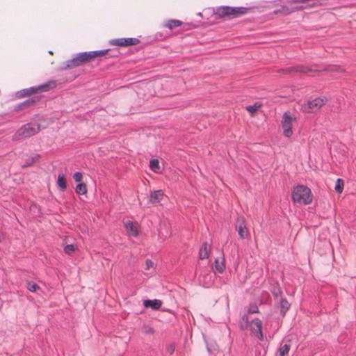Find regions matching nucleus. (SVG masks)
Masks as SVG:
<instances>
[{"instance_id": "1", "label": "nucleus", "mask_w": 356, "mask_h": 356, "mask_svg": "<svg viewBox=\"0 0 356 356\" xmlns=\"http://www.w3.org/2000/svg\"><path fill=\"white\" fill-rule=\"evenodd\" d=\"M312 191L307 186L298 184L293 187L291 199L294 203L307 205L312 202Z\"/></svg>"}, {"instance_id": "2", "label": "nucleus", "mask_w": 356, "mask_h": 356, "mask_svg": "<svg viewBox=\"0 0 356 356\" xmlns=\"http://www.w3.org/2000/svg\"><path fill=\"white\" fill-rule=\"evenodd\" d=\"M248 10V8L243 6L232 7L228 6H222L217 8L214 14L219 18L224 17H238L246 14Z\"/></svg>"}, {"instance_id": "3", "label": "nucleus", "mask_w": 356, "mask_h": 356, "mask_svg": "<svg viewBox=\"0 0 356 356\" xmlns=\"http://www.w3.org/2000/svg\"><path fill=\"white\" fill-rule=\"evenodd\" d=\"M40 131L39 124H32L27 123L19 129L14 134V139L19 140L24 138H29L38 134Z\"/></svg>"}, {"instance_id": "4", "label": "nucleus", "mask_w": 356, "mask_h": 356, "mask_svg": "<svg viewBox=\"0 0 356 356\" xmlns=\"http://www.w3.org/2000/svg\"><path fill=\"white\" fill-rule=\"evenodd\" d=\"M318 70L312 69L307 65H298L295 66L288 67L281 70V72L284 74H306L310 72H316Z\"/></svg>"}, {"instance_id": "5", "label": "nucleus", "mask_w": 356, "mask_h": 356, "mask_svg": "<svg viewBox=\"0 0 356 356\" xmlns=\"http://www.w3.org/2000/svg\"><path fill=\"white\" fill-rule=\"evenodd\" d=\"M327 99L325 97H318L313 100L307 101L306 104H304L302 108L304 111L310 113L314 112L322 107L326 102Z\"/></svg>"}, {"instance_id": "6", "label": "nucleus", "mask_w": 356, "mask_h": 356, "mask_svg": "<svg viewBox=\"0 0 356 356\" xmlns=\"http://www.w3.org/2000/svg\"><path fill=\"white\" fill-rule=\"evenodd\" d=\"M295 119L288 113H284L282 120L283 134L285 137L290 138L293 134L292 122Z\"/></svg>"}, {"instance_id": "7", "label": "nucleus", "mask_w": 356, "mask_h": 356, "mask_svg": "<svg viewBox=\"0 0 356 356\" xmlns=\"http://www.w3.org/2000/svg\"><path fill=\"white\" fill-rule=\"evenodd\" d=\"M140 40L136 38H122L113 39L110 41V44L113 46L127 47L136 45Z\"/></svg>"}, {"instance_id": "8", "label": "nucleus", "mask_w": 356, "mask_h": 356, "mask_svg": "<svg viewBox=\"0 0 356 356\" xmlns=\"http://www.w3.org/2000/svg\"><path fill=\"white\" fill-rule=\"evenodd\" d=\"M252 334L260 341H264V335L262 332V322L259 318H254L251 321L249 325Z\"/></svg>"}, {"instance_id": "9", "label": "nucleus", "mask_w": 356, "mask_h": 356, "mask_svg": "<svg viewBox=\"0 0 356 356\" xmlns=\"http://www.w3.org/2000/svg\"><path fill=\"white\" fill-rule=\"evenodd\" d=\"M236 230L241 239L245 238L248 235V231L243 218L238 219Z\"/></svg>"}, {"instance_id": "10", "label": "nucleus", "mask_w": 356, "mask_h": 356, "mask_svg": "<svg viewBox=\"0 0 356 356\" xmlns=\"http://www.w3.org/2000/svg\"><path fill=\"white\" fill-rule=\"evenodd\" d=\"M57 86L56 81H49L45 83H43L37 87H34L35 92H47L49 91Z\"/></svg>"}, {"instance_id": "11", "label": "nucleus", "mask_w": 356, "mask_h": 356, "mask_svg": "<svg viewBox=\"0 0 356 356\" xmlns=\"http://www.w3.org/2000/svg\"><path fill=\"white\" fill-rule=\"evenodd\" d=\"M215 272L222 273L225 269V257L223 254L221 257H218L214 261Z\"/></svg>"}, {"instance_id": "12", "label": "nucleus", "mask_w": 356, "mask_h": 356, "mask_svg": "<svg viewBox=\"0 0 356 356\" xmlns=\"http://www.w3.org/2000/svg\"><path fill=\"white\" fill-rule=\"evenodd\" d=\"M79 65H81V64L79 62V59L76 58V56H75L73 58L64 62L62 65L59 67V70H65L70 68H74Z\"/></svg>"}, {"instance_id": "13", "label": "nucleus", "mask_w": 356, "mask_h": 356, "mask_svg": "<svg viewBox=\"0 0 356 356\" xmlns=\"http://www.w3.org/2000/svg\"><path fill=\"white\" fill-rule=\"evenodd\" d=\"M213 276L210 272L201 273L199 280L204 287H209L213 283Z\"/></svg>"}, {"instance_id": "14", "label": "nucleus", "mask_w": 356, "mask_h": 356, "mask_svg": "<svg viewBox=\"0 0 356 356\" xmlns=\"http://www.w3.org/2000/svg\"><path fill=\"white\" fill-rule=\"evenodd\" d=\"M163 195L164 193L162 190L154 191L150 194L149 203L154 204L160 202Z\"/></svg>"}, {"instance_id": "15", "label": "nucleus", "mask_w": 356, "mask_h": 356, "mask_svg": "<svg viewBox=\"0 0 356 356\" xmlns=\"http://www.w3.org/2000/svg\"><path fill=\"white\" fill-rule=\"evenodd\" d=\"M35 101L33 99H28L23 102L19 103L14 106V111H19L29 108L35 104Z\"/></svg>"}, {"instance_id": "16", "label": "nucleus", "mask_w": 356, "mask_h": 356, "mask_svg": "<svg viewBox=\"0 0 356 356\" xmlns=\"http://www.w3.org/2000/svg\"><path fill=\"white\" fill-rule=\"evenodd\" d=\"M248 312H245L244 314L241 313V318L238 321V326L241 330H245L249 327V325L251 322H250L248 318Z\"/></svg>"}, {"instance_id": "17", "label": "nucleus", "mask_w": 356, "mask_h": 356, "mask_svg": "<svg viewBox=\"0 0 356 356\" xmlns=\"http://www.w3.org/2000/svg\"><path fill=\"white\" fill-rule=\"evenodd\" d=\"M210 251L211 246L207 242L203 243L199 250V258L202 260L209 258Z\"/></svg>"}, {"instance_id": "18", "label": "nucleus", "mask_w": 356, "mask_h": 356, "mask_svg": "<svg viewBox=\"0 0 356 356\" xmlns=\"http://www.w3.org/2000/svg\"><path fill=\"white\" fill-rule=\"evenodd\" d=\"M162 305V302L160 300H145L143 301V305L145 307H150L154 310L159 309Z\"/></svg>"}, {"instance_id": "19", "label": "nucleus", "mask_w": 356, "mask_h": 356, "mask_svg": "<svg viewBox=\"0 0 356 356\" xmlns=\"http://www.w3.org/2000/svg\"><path fill=\"white\" fill-rule=\"evenodd\" d=\"M129 236L137 237L138 236V230L136 226L131 221H128L124 224Z\"/></svg>"}, {"instance_id": "20", "label": "nucleus", "mask_w": 356, "mask_h": 356, "mask_svg": "<svg viewBox=\"0 0 356 356\" xmlns=\"http://www.w3.org/2000/svg\"><path fill=\"white\" fill-rule=\"evenodd\" d=\"M57 184L59 190L62 192L65 191L67 188V181L64 174L59 173L58 176Z\"/></svg>"}, {"instance_id": "21", "label": "nucleus", "mask_w": 356, "mask_h": 356, "mask_svg": "<svg viewBox=\"0 0 356 356\" xmlns=\"http://www.w3.org/2000/svg\"><path fill=\"white\" fill-rule=\"evenodd\" d=\"M302 8V6L296 7V8H289L288 6H282L280 9L276 10L274 11V13L277 15L279 13H283L284 15H288L296 10H300Z\"/></svg>"}, {"instance_id": "22", "label": "nucleus", "mask_w": 356, "mask_h": 356, "mask_svg": "<svg viewBox=\"0 0 356 356\" xmlns=\"http://www.w3.org/2000/svg\"><path fill=\"white\" fill-rule=\"evenodd\" d=\"M33 93H35L34 87H31L29 88L22 89L19 91H18L16 93V96L18 98L24 97L26 96H29L32 95Z\"/></svg>"}, {"instance_id": "23", "label": "nucleus", "mask_w": 356, "mask_h": 356, "mask_svg": "<svg viewBox=\"0 0 356 356\" xmlns=\"http://www.w3.org/2000/svg\"><path fill=\"white\" fill-rule=\"evenodd\" d=\"M291 305L286 298L280 300V313L282 316H284L286 312L289 310Z\"/></svg>"}, {"instance_id": "24", "label": "nucleus", "mask_w": 356, "mask_h": 356, "mask_svg": "<svg viewBox=\"0 0 356 356\" xmlns=\"http://www.w3.org/2000/svg\"><path fill=\"white\" fill-rule=\"evenodd\" d=\"M76 56L79 59V62L81 65H82L85 62H87V61H89L91 60L89 51H84V52L79 53L76 54Z\"/></svg>"}, {"instance_id": "25", "label": "nucleus", "mask_w": 356, "mask_h": 356, "mask_svg": "<svg viewBox=\"0 0 356 356\" xmlns=\"http://www.w3.org/2000/svg\"><path fill=\"white\" fill-rule=\"evenodd\" d=\"M110 51H111V49H102V50L89 51L90 58L92 59L95 57H101V56H105Z\"/></svg>"}, {"instance_id": "26", "label": "nucleus", "mask_w": 356, "mask_h": 356, "mask_svg": "<svg viewBox=\"0 0 356 356\" xmlns=\"http://www.w3.org/2000/svg\"><path fill=\"white\" fill-rule=\"evenodd\" d=\"M75 192L78 195L86 194L87 193V186H86V184L79 183L75 188Z\"/></svg>"}, {"instance_id": "27", "label": "nucleus", "mask_w": 356, "mask_h": 356, "mask_svg": "<svg viewBox=\"0 0 356 356\" xmlns=\"http://www.w3.org/2000/svg\"><path fill=\"white\" fill-rule=\"evenodd\" d=\"M290 350V345L285 343L284 345H281L279 348V356H288L289 352Z\"/></svg>"}, {"instance_id": "28", "label": "nucleus", "mask_w": 356, "mask_h": 356, "mask_svg": "<svg viewBox=\"0 0 356 356\" xmlns=\"http://www.w3.org/2000/svg\"><path fill=\"white\" fill-rule=\"evenodd\" d=\"M182 24V22L179 20L177 19H170L169 20L167 24H165L166 27H168L169 29H172L175 27H177L180 26Z\"/></svg>"}, {"instance_id": "29", "label": "nucleus", "mask_w": 356, "mask_h": 356, "mask_svg": "<svg viewBox=\"0 0 356 356\" xmlns=\"http://www.w3.org/2000/svg\"><path fill=\"white\" fill-rule=\"evenodd\" d=\"M149 167L153 171L157 172L160 168L159 160L156 159H151L149 162Z\"/></svg>"}, {"instance_id": "30", "label": "nucleus", "mask_w": 356, "mask_h": 356, "mask_svg": "<svg viewBox=\"0 0 356 356\" xmlns=\"http://www.w3.org/2000/svg\"><path fill=\"white\" fill-rule=\"evenodd\" d=\"M343 181L339 178L337 179L336 184H335V191L338 193H341L343 189Z\"/></svg>"}, {"instance_id": "31", "label": "nucleus", "mask_w": 356, "mask_h": 356, "mask_svg": "<svg viewBox=\"0 0 356 356\" xmlns=\"http://www.w3.org/2000/svg\"><path fill=\"white\" fill-rule=\"evenodd\" d=\"M40 157L39 154H35L31 158L29 159L26 163L23 165V167H28L32 165L35 162H36Z\"/></svg>"}, {"instance_id": "32", "label": "nucleus", "mask_w": 356, "mask_h": 356, "mask_svg": "<svg viewBox=\"0 0 356 356\" xmlns=\"http://www.w3.org/2000/svg\"><path fill=\"white\" fill-rule=\"evenodd\" d=\"M261 106V104L255 103L252 105H249L246 107V110L250 113H254L257 111Z\"/></svg>"}, {"instance_id": "33", "label": "nucleus", "mask_w": 356, "mask_h": 356, "mask_svg": "<svg viewBox=\"0 0 356 356\" xmlns=\"http://www.w3.org/2000/svg\"><path fill=\"white\" fill-rule=\"evenodd\" d=\"M75 250V245L73 244H69L65 246L64 252L65 253L70 255Z\"/></svg>"}, {"instance_id": "34", "label": "nucleus", "mask_w": 356, "mask_h": 356, "mask_svg": "<svg viewBox=\"0 0 356 356\" xmlns=\"http://www.w3.org/2000/svg\"><path fill=\"white\" fill-rule=\"evenodd\" d=\"M27 289L31 292H35L39 289V286L33 282H29Z\"/></svg>"}, {"instance_id": "35", "label": "nucleus", "mask_w": 356, "mask_h": 356, "mask_svg": "<svg viewBox=\"0 0 356 356\" xmlns=\"http://www.w3.org/2000/svg\"><path fill=\"white\" fill-rule=\"evenodd\" d=\"M248 314H257L259 313V309L258 307L254 305H251L247 310Z\"/></svg>"}, {"instance_id": "36", "label": "nucleus", "mask_w": 356, "mask_h": 356, "mask_svg": "<svg viewBox=\"0 0 356 356\" xmlns=\"http://www.w3.org/2000/svg\"><path fill=\"white\" fill-rule=\"evenodd\" d=\"M73 179L75 180V181L76 182H79L82 180L83 179V175L81 172H76L74 175H73Z\"/></svg>"}, {"instance_id": "37", "label": "nucleus", "mask_w": 356, "mask_h": 356, "mask_svg": "<svg viewBox=\"0 0 356 356\" xmlns=\"http://www.w3.org/2000/svg\"><path fill=\"white\" fill-rule=\"evenodd\" d=\"M153 264H154L152 260L147 259L145 261L146 269H149L150 268H152L153 266Z\"/></svg>"}, {"instance_id": "38", "label": "nucleus", "mask_w": 356, "mask_h": 356, "mask_svg": "<svg viewBox=\"0 0 356 356\" xmlns=\"http://www.w3.org/2000/svg\"><path fill=\"white\" fill-rule=\"evenodd\" d=\"M325 70L334 72V71H341V68L339 67L333 66L330 68L325 69Z\"/></svg>"}, {"instance_id": "39", "label": "nucleus", "mask_w": 356, "mask_h": 356, "mask_svg": "<svg viewBox=\"0 0 356 356\" xmlns=\"http://www.w3.org/2000/svg\"><path fill=\"white\" fill-rule=\"evenodd\" d=\"M119 51L118 49H114V50H112L111 51V54H109V56L110 57H115V56H118V54Z\"/></svg>"}, {"instance_id": "40", "label": "nucleus", "mask_w": 356, "mask_h": 356, "mask_svg": "<svg viewBox=\"0 0 356 356\" xmlns=\"http://www.w3.org/2000/svg\"><path fill=\"white\" fill-rule=\"evenodd\" d=\"M174 350H175V348H174V346H170L168 348V352H169V353H170V354H172V353H173V352H174Z\"/></svg>"}, {"instance_id": "41", "label": "nucleus", "mask_w": 356, "mask_h": 356, "mask_svg": "<svg viewBox=\"0 0 356 356\" xmlns=\"http://www.w3.org/2000/svg\"><path fill=\"white\" fill-rule=\"evenodd\" d=\"M154 329L152 327H149L148 330L146 331V333H153Z\"/></svg>"}, {"instance_id": "42", "label": "nucleus", "mask_w": 356, "mask_h": 356, "mask_svg": "<svg viewBox=\"0 0 356 356\" xmlns=\"http://www.w3.org/2000/svg\"><path fill=\"white\" fill-rule=\"evenodd\" d=\"M4 240V236L3 234L0 233V243H1Z\"/></svg>"}]
</instances>
